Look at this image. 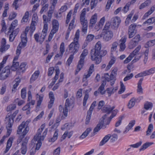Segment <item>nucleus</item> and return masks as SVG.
I'll return each mask as SVG.
<instances>
[{"mask_svg":"<svg viewBox=\"0 0 155 155\" xmlns=\"http://www.w3.org/2000/svg\"><path fill=\"white\" fill-rule=\"evenodd\" d=\"M107 53L106 50H101V43L98 41L96 44L95 48L91 50V59L95 61L96 64H99L101 62L102 57L104 56Z\"/></svg>","mask_w":155,"mask_h":155,"instance_id":"1","label":"nucleus"},{"mask_svg":"<svg viewBox=\"0 0 155 155\" xmlns=\"http://www.w3.org/2000/svg\"><path fill=\"white\" fill-rule=\"evenodd\" d=\"M117 113V110L116 111L115 110H114V112H113L111 115L108 118H106V114L104 115L100 120L96 127L94 129V133L95 134L98 132L101 128H105L106 127V125L109 124L111 120L116 116Z\"/></svg>","mask_w":155,"mask_h":155,"instance_id":"2","label":"nucleus"},{"mask_svg":"<svg viewBox=\"0 0 155 155\" xmlns=\"http://www.w3.org/2000/svg\"><path fill=\"white\" fill-rule=\"evenodd\" d=\"M80 31L78 30L75 34L74 41L68 46L69 50L71 53L74 54L77 53L78 51L80 45L78 42V39L79 37Z\"/></svg>","mask_w":155,"mask_h":155,"instance_id":"3","label":"nucleus"},{"mask_svg":"<svg viewBox=\"0 0 155 155\" xmlns=\"http://www.w3.org/2000/svg\"><path fill=\"white\" fill-rule=\"evenodd\" d=\"M86 9L84 8L81 11L80 18V22L82 25V31L84 33L87 32L88 27V21L86 18Z\"/></svg>","mask_w":155,"mask_h":155,"instance_id":"4","label":"nucleus"},{"mask_svg":"<svg viewBox=\"0 0 155 155\" xmlns=\"http://www.w3.org/2000/svg\"><path fill=\"white\" fill-rule=\"evenodd\" d=\"M88 51L86 49H84L81 54L80 57V59L78 61V65L77 66V68L75 73V75L78 74V72L81 69L84 65V59L85 56L87 55Z\"/></svg>","mask_w":155,"mask_h":155,"instance_id":"5","label":"nucleus"},{"mask_svg":"<svg viewBox=\"0 0 155 155\" xmlns=\"http://www.w3.org/2000/svg\"><path fill=\"white\" fill-rule=\"evenodd\" d=\"M71 106L68 98L65 101L64 105V108L61 105H60L59 107V110L61 112H62L64 116L66 117L68 116V110H70V107Z\"/></svg>","mask_w":155,"mask_h":155,"instance_id":"6","label":"nucleus"},{"mask_svg":"<svg viewBox=\"0 0 155 155\" xmlns=\"http://www.w3.org/2000/svg\"><path fill=\"white\" fill-rule=\"evenodd\" d=\"M10 73L9 66H7L2 71L0 74V79L4 80L8 77Z\"/></svg>","mask_w":155,"mask_h":155,"instance_id":"7","label":"nucleus"},{"mask_svg":"<svg viewBox=\"0 0 155 155\" xmlns=\"http://www.w3.org/2000/svg\"><path fill=\"white\" fill-rule=\"evenodd\" d=\"M113 36V32L111 31L102 32L100 35V37H103V40L105 41H110Z\"/></svg>","mask_w":155,"mask_h":155,"instance_id":"8","label":"nucleus"},{"mask_svg":"<svg viewBox=\"0 0 155 155\" xmlns=\"http://www.w3.org/2000/svg\"><path fill=\"white\" fill-rule=\"evenodd\" d=\"M28 137H26L21 143L20 150L21 153L23 155H25L26 153L27 150V145L28 142Z\"/></svg>","mask_w":155,"mask_h":155,"instance_id":"9","label":"nucleus"},{"mask_svg":"<svg viewBox=\"0 0 155 155\" xmlns=\"http://www.w3.org/2000/svg\"><path fill=\"white\" fill-rule=\"evenodd\" d=\"M137 25L135 24H131L128 28V38H133L137 32L136 27Z\"/></svg>","mask_w":155,"mask_h":155,"instance_id":"10","label":"nucleus"},{"mask_svg":"<svg viewBox=\"0 0 155 155\" xmlns=\"http://www.w3.org/2000/svg\"><path fill=\"white\" fill-rule=\"evenodd\" d=\"M120 22L119 18L116 17L112 19V21L110 23L111 28L113 29H116L118 27Z\"/></svg>","mask_w":155,"mask_h":155,"instance_id":"11","label":"nucleus"},{"mask_svg":"<svg viewBox=\"0 0 155 155\" xmlns=\"http://www.w3.org/2000/svg\"><path fill=\"white\" fill-rule=\"evenodd\" d=\"M48 29V25L45 24L44 25L43 29L39 39V43L42 44L44 41L45 37L47 35Z\"/></svg>","mask_w":155,"mask_h":155,"instance_id":"12","label":"nucleus"},{"mask_svg":"<svg viewBox=\"0 0 155 155\" xmlns=\"http://www.w3.org/2000/svg\"><path fill=\"white\" fill-rule=\"evenodd\" d=\"M30 122V120H28L26 122H23L22 123L18 126L17 130V133L19 134L22 131L23 129L25 128L24 130H25V129L27 128H28V131L29 130V128L28 127V124Z\"/></svg>","mask_w":155,"mask_h":155,"instance_id":"13","label":"nucleus"},{"mask_svg":"<svg viewBox=\"0 0 155 155\" xmlns=\"http://www.w3.org/2000/svg\"><path fill=\"white\" fill-rule=\"evenodd\" d=\"M59 26V24L58 21L55 19L52 21V28L51 31L56 33L58 30Z\"/></svg>","mask_w":155,"mask_h":155,"instance_id":"14","label":"nucleus"},{"mask_svg":"<svg viewBox=\"0 0 155 155\" xmlns=\"http://www.w3.org/2000/svg\"><path fill=\"white\" fill-rule=\"evenodd\" d=\"M28 128H27L25 129V130H23L22 134L20 135L18 139L17 140L16 144L17 145H18L21 142H22V141L24 140H22V139L24 138L25 136L26 135L27 133L28 132Z\"/></svg>","mask_w":155,"mask_h":155,"instance_id":"15","label":"nucleus"},{"mask_svg":"<svg viewBox=\"0 0 155 155\" xmlns=\"http://www.w3.org/2000/svg\"><path fill=\"white\" fill-rule=\"evenodd\" d=\"M115 108L114 106L111 107L110 106L106 105L102 109L103 112L106 113L107 114L110 113Z\"/></svg>","mask_w":155,"mask_h":155,"instance_id":"16","label":"nucleus"},{"mask_svg":"<svg viewBox=\"0 0 155 155\" xmlns=\"http://www.w3.org/2000/svg\"><path fill=\"white\" fill-rule=\"evenodd\" d=\"M27 34L23 32L21 35V42L20 43H21L23 46L25 47L26 46L27 42Z\"/></svg>","mask_w":155,"mask_h":155,"instance_id":"17","label":"nucleus"},{"mask_svg":"<svg viewBox=\"0 0 155 155\" xmlns=\"http://www.w3.org/2000/svg\"><path fill=\"white\" fill-rule=\"evenodd\" d=\"M97 15L95 14L93 15L90 20L89 27H93L94 26L97 22Z\"/></svg>","mask_w":155,"mask_h":155,"instance_id":"18","label":"nucleus"},{"mask_svg":"<svg viewBox=\"0 0 155 155\" xmlns=\"http://www.w3.org/2000/svg\"><path fill=\"white\" fill-rule=\"evenodd\" d=\"M103 83L99 87L98 89V91L101 95H103L105 93L106 90H104V87L106 85V81H103Z\"/></svg>","mask_w":155,"mask_h":155,"instance_id":"19","label":"nucleus"},{"mask_svg":"<svg viewBox=\"0 0 155 155\" xmlns=\"http://www.w3.org/2000/svg\"><path fill=\"white\" fill-rule=\"evenodd\" d=\"M110 134H108L106 136H105L103 139L101 140V141L100 142L99 146H102L104 145L105 143H106L110 139Z\"/></svg>","mask_w":155,"mask_h":155,"instance_id":"20","label":"nucleus"},{"mask_svg":"<svg viewBox=\"0 0 155 155\" xmlns=\"http://www.w3.org/2000/svg\"><path fill=\"white\" fill-rule=\"evenodd\" d=\"M13 139L12 138H10L8 140L6 145V149L4 151L5 153H7L9 150L12 145Z\"/></svg>","mask_w":155,"mask_h":155,"instance_id":"21","label":"nucleus"},{"mask_svg":"<svg viewBox=\"0 0 155 155\" xmlns=\"http://www.w3.org/2000/svg\"><path fill=\"white\" fill-rule=\"evenodd\" d=\"M117 89V87H116L115 88L108 87L107 88L106 91L108 94V96H110L111 94H114Z\"/></svg>","mask_w":155,"mask_h":155,"instance_id":"22","label":"nucleus"},{"mask_svg":"<svg viewBox=\"0 0 155 155\" xmlns=\"http://www.w3.org/2000/svg\"><path fill=\"white\" fill-rule=\"evenodd\" d=\"M91 90V88H89L87 89L86 91V93H85V95L83 101V106H85L86 104L87 101L89 97V95L87 92L90 91Z\"/></svg>","mask_w":155,"mask_h":155,"instance_id":"23","label":"nucleus"},{"mask_svg":"<svg viewBox=\"0 0 155 155\" xmlns=\"http://www.w3.org/2000/svg\"><path fill=\"white\" fill-rule=\"evenodd\" d=\"M155 10V7L154 6L151 7L150 9L143 15V18L144 19L151 15Z\"/></svg>","mask_w":155,"mask_h":155,"instance_id":"24","label":"nucleus"},{"mask_svg":"<svg viewBox=\"0 0 155 155\" xmlns=\"http://www.w3.org/2000/svg\"><path fill=\"white\" fill-rule=\"evenodd\" d=\"M43 3L42 4V7L40 12L41 14H42L43 12H46L48 9V4H45L44 2V0H43Z\"/></svg>","mask_w":155,"mask_h":155,"instance_id":"25","label":"nucleus"},{"mask_svg":"<svg viewBox=\"0 0 155 155\" xmlns=\"http://www.w3.org/2000/svg\"><path fill=\"white\" fill-rule=\"evenodd\" d=\"M39 71H36L32 75L30 79V82H33L38 77L39 74Z\"/></svg>","mask_w":155,"mask_h":155,"instance_id":"26","label":"nucleus"},{"mask_svg":"<svg viewBox=\"0 0 155 155\" xmlns=\"http://www.w3.org/2000/svg\"><path fill=\"white\" fill-rule=\"evenodd\" d=\"M91 128H88L79 137L80 139H82L86 137L91 131Z\"/></svg>","mask_w":155,"mask_h":155,"instance_id":"27","label":"nucleus"},{"mask_svg":"<svg viewBox=\"0 0 155 155\" xmlns=\"http://www.w3.org/2000/svg\"><path fill=\"white\" fill-rule=\"evenodd\" d=\"M37 99L38 100L37 102V104L36 106V108H37L38 107H39L41 103V102L43 100V96L40 95L38 94L36 95Z\"/></svg>","mask_w":155,"mask_h":155,"instance_id":"28","label":"nucleus"},{"mask_svg":"<svg viewBox=\"0 0 155 155\" xmlns=\"http://www.w3.org/2000/svg\"><path fill=\"white\" fill-rule=\"evenodd\" d=\"M136 102V98L135 97H133L129 101L128 104V107L130 109L133 107L135 104Z\"/></svg>","mask_w":155,"mask_h":155,"instance_id":"29","label":"nucleus"},{"mask_svg":"<svg viewBox=\"0 0 155 155\" xmlns=\"http://www.w3.org/2000/svg\"><path fill=\"white\" fill-rule=\"evenodd\" d=\"M151 1L150 0H147L141 4L139 6V9H142L146 7L149 5L151 3Z\"/></svg>","mask_w":155,"mask_h":155,"instance_id":"30","label":"nucleus"},{"mask_svg":"<svg viewBox=\"0 0 155 155\" xmlns=\"http://www.w3.org/2000/svg\"><path fill=\"white\" fill-rule=\"evenodd\" d=\"M15 81L16 82V83L13 85L12 87V92H15L16 90V87L18 85L19 83L20 82V80L18 78H16L15 80Z\"/></svg>","mask_w":155,"mask_h":155,"instance_id":"31","label":"nucleus"},{"mask_svg":"<svg viewBox=\"0 0 155 155\" xmlns=\"http://www.w3.org/2000/svg\"><path fill=\"white\" fill-rule=\"evenodd\" d=\"M103 77L104 78L105 81H109L114 79L111 74L109 75L108 73L104 74Z\"/></svg>","mask_w":155,"mask_h":155,"instance_id":"32","label":"nucleus"},{"mask_svg":"<svg viewBox=\"0 0 155 155\" xmlns=\"http://www.w3.org/2000/svg\"><path fill=\"white\" fill-rule=\"evenodd\" d=\"M153 144V142H147L144 144L140 149V151L143 150Z\"/></svg>","mask_w":155,"mask_h":155,"instance_id":"33","label":"nucleus"},{"mask_svg":"<svg viewBox=\"0 0 155 155\" xmlns=\"http://www.w3.org/2000/svg\"><path fill=\"white\" fill-rule=\"evenodd\" d=\"M58 129H56L52 138L51 139L49 140V141L50 142H54L55 140H56L58 138Z\"/></svg>","mask_w":155,"mask_h":155,"instance_id":"34","label":"nucleus"},{"mask_svg":"<svg viewBox=\"0 0 155 155\" xmlns=\"http://www.w3.org/2000/svg\"><path fill=\"white\" fill-rule=\"evenodd\" d=\"M28 104L27 103L22 108V110L23 111L27 110L26 111V114H28L30 113V110L31 109V108Z\"/></svg>","mask_w":155,"mask_h":155,"instance_id":"35","label":"nucleus"},{"mask_svg":"<svg viewBox=\"0 0 155 155\" xmlns=\"http://www.w3.org/2000/svg\"><path fill=\"white\" fill-rule=\"evenodd\" d=\"M25 47H24L22 44H21V43H20L17 46L16 51V55H19L20 54L21 48H24Z\"/></svg>","mask_w":155,"mask_h":155,"instance_id":"36","label":"nucleus"},{"mask_svg":"<svg viewBox=\"0 0 155 155\" xmlns=\"http://www.w3.org/2000/svg\"><path fill=\"white\" fill-rule=\"evenodd\" d=\"M29 15V14L28 12H25L24 16H23L21 20V22L22 23H25L27 22L28 19Z\"/></svg>","mask_w":155,"mask_h":155,"instance_id":"37","label":"nucleus"},{"mask_svg":"<svg viewBox=\"0 0 155 155\" xmlns=\"http://www.w3.org/2000/svg\"><path fill=\"white\" fill-rule=\"evenodd\" d=\"M149 52V49H147L143 53L144 56L143 61L144 64H146L147 61Z\"/></svg>","mask_w":155,"mask_h":155,"instance_id":"38","label":"nucleus"},{"mask_svg":"<svg viewBox=\"0 0 155 155\" xmlns=\"http://www.w3.org/2000/svg\"><path fill=\"white\" fill-rule=\"evenodd\" d=\"M19 63L17 62L13 61V64L11 68L13 71H15L18 68L19 66Z\"/></svg>","mask_w":155,"mask_h":155,"instance_id":"39","label":"nucleus"},{"mask_svg":"<svg viewBox=\"0 0 155 155\" xmlns=\"http://www.w3.org/2000/svg\"><path fill=\"white\" fill-rule=\"evenodd\" d=\"M153 107V104L150 102H147L144 105V108L146 110L151 109Z\"/></svg>","mask_w":155,"mask_h":155,"instance_id":"40","label":"nucleus"},{"mask_svg":"<svg viewBox=\"0 0 155 155\" xmlns=\"http://www.w3.org/2000/svg\"><path fill=\"white\" fill-rule=\"evenodd\" d=\"M135 123V120H131L128 125L126 127V130L128 131L130 130L134 125Z\"/></svg>","mask_w":155,"mask_h":155,"instance_id":"41","label":"nucleus"},{"mask_svg":"<svg viewBox=\"0 0 155 155\" xmlns=\"http://www.w3.org/2000/svg\"><path fill=\"white\" fill-rule=\"evenodd\" d=\"M35 17H33L32 18V22L31 23L30 27L29 28V29H31V31L32 32H33L35 30V24L36 23V21H34V18Z\"/></svg>","mask_w":155,"mask_h":155,"instance_id":"42","label":"nucleus"},{"mask_svg":"<svg viewBox=\"0 0 155 155\" xmlns=\"http://www.w3.org/2000/svg\"><path fill=\"white\" fill-rule=\"evenodd\" d=\"M141 48V46L140 45H138L134 50L130 54H133V56L134 57L135 55L138 54V52Z\"/></svg>","mask_w":155,"mask_h":155,"instance_id":"43","label":"nucleus"},{"mask_svg":"<svg viewBox=\"0 0 155 155\" xmlns=\"http://www.w3.org/2000/svg\"><path fill=\"white\" fill-rule=\"evenodd\" d=\"M16 107V105L15 104H11L7 106L6 109V111L8 112L14 110Z\"/></svg>","mask_w":155,"mask_h":155,"instance_id":"44","label":"nucleus"},{"mask_svg":"<svg viewBox=\"0 0 155 155\" xmlns=\"http://www.w3.org/2000/svg\"><path fill=\"white\" fill-rule=\"evenodd\" d=\"M17 22L18 21L17 20H15L12 22L11 26L9 28V32H11L12 30L14 28L15 25H16Z\"/></svg>","mask_w":155,"mask_h":155,"instance_id":"45","label":"nucleus"},{"mask_svg":"<svg viewBox=\"0 0 155 155\" xmlns=\"http://www.w3.org/2000/svg\"><path fill=\"white\" fill-rule=\"evenodd\" d=\"M138 44V43H136V41H135L134 40H131L129 43V47L130 49H132L135 47Z\"/></svg>","mask_w":155,"mask_h":155,"instance_id":"46","label":"nucleus"},{"mask_svg":"<svg viewBox=\"0 0 155 155\" xmlns=\"http://www.w3.org/2000/svg\"><path fill=\"white\" fill-rule=\"evenodd\" d=\"M73 134V132H70L68 133L67 131H65L64 133V134L62 135V138L63 139H64L65 138L68 137V138H70Z\"/></svg>","mask_w":155,"mask_h":155,"instance_id":"47","label":"nucleus"},{"mask_svg":"<svg viewBox=\"0 0 155 155\" xmlns=\"http://www.w3.org/2000/svg\"><path fill=\"white\" fill-rule=\"evenodd\" d=\"M110 141L111 142H114L117 139V135L116 134H114L111 135L110 134Z\"/></svg>","mask_w":155,"mask_h":155,"instance_id":"48","label":"nucleus"},{"mask_svg":"<svg viewBox=\"0 0 155 155\" xmlns=\"http://www.w3.org/2000/svg\"><path fill=\"white\" fill-rule=\"evenodd\" d=\"M155 17H151L143 23V24L149 23V24H153L154 23Z\"/></svg>","mask_w":155,"mask_h":155,"instance_id":"49","label":"nucleus"},{"mask_svg":"<svg viewBox=\"0 0 155 155\" xmlns=\"http://www.w3.org/2000/svg\"><path fill=\"white\" fill-rule=\"evenodd\" d=\"M153 129V125L152 124H150L149 125L147 130L146 131V135L148 136L150 135V133H151Z\"/></svg>","mask_w":155,"mask_h":155,"instance_id":"50","label":"nucleus"},{"mask_svg":"<svg viewBox=\"0 0 155 155\" xmlns=\"http://www.w3.org/2000/svg\"><path fill=\"white\" fill-rule=\"evenodd\" d=\"M120 88L118 92L119 94H121L124 92L125 89V87L123 82H120Z\"/></svg>","mask_w":155,"mask_h":155,"instance_id":"51","label":"nucleus"},{"mask_svg":"<svg viewBox=\"0 0 155 155\" xmlns=\"http://www.w3.org/2000/svg\"><path fill=\"white\" fill-rule=\"evenodd\" d=\"M92 113L91 112H89V111L87 112V115L86 119L85 124H89L90 122V120L91 119V115Z\"/></svg>","mask_w":155,"mask_h":155,"instance_id":"52","label":"nucleus"},{"mask_svg":"<svg viewBox=\"0 0 155 155\" xmlns=\"http://www.w3.org/2000/svg\"><path fill=\"white\" fill-rule=\"evenodd\" d=\"M60 53H61V55L62 56L63 53L64 52V43L62 42L61 43L60 46Z\"/></svg>","mask_w":155,"mask_h":155,"instance_id":"53","label":"nucleus"},{"mask_svg":"<svg viewBox=\"0 0 155 155\" xmlns=\"http://www.w3.org/2000/svg\"><path fill=\"white\" fill-rule=\"evenodd\" d=\"M18 110H16L12 114L11 116L8 115L6 117V118H8V119H9V118H11V120L12 119L14 120V119L15 118L16 115L18 114Z\"/></svg>","mask_w":155,"mask_h":155,"instance_id":"54","label":"nucleus"},{"mask_svg":"<svg viewBox=\"0 0 155 155\" xmlns=\"http://www.w3.org/2000/svg\"><path fill=\"white\" fill-rule=\"evenodd\" d=\"M118 45V43L116 42H114L112 44V47L111 49V51L112 52L115 51L117 48Z\"/></svg>","mask_w":155,"mask_h":155,"instance_id":"55","label":"nucleus"},{"mask_svg":"<svg viewBox=\"0 0 155 155\" xmlns=\"http://www.w3.org/2000/svg\"><path fill=\"white\" fill-rule=\"evenodd\" d=\"M133 55L131 54L130 53V54L129 56L127 57L124 61V64H127L132 59V58L134 57L133 56Z\"/></svg>","mask_w":155,"mask_h":155,"instance_id":"56","label":"nucleus"},{"mask_svg":"<svg viewBox=\"0 0 155 155\" xmlns=\"http://www.w3.org/2000/svg\"><path fill=\"white\" fill-rule=\"evenodd\" d=\"M26 89L25 88H23L21 91V96L22 99H25L26 97Z\"/></svg>","mask_w":155,"mask_h":155,"instance_id":"57","label":"nucleus"},{"mask_svg":"<svg viewBox=\"0 0 155 155\" xmlns=\"http://www.w3.org/2000/svg\"><path fill=\"white\" fill-rule=\"evenodd\" d=\"M111 27L110 23L109 22L106 23L103 29V31H107L109 30L110 27Z\"/></svg>","mask_w":155,"mask_h":155,"instance_id":"58","label":"nucleus"},{"mask_svg":"<svg viewBox=\"0 0 155 155\" xmlns=\"http://www.w3.org/2000/svg\"><path fill=\"white\" fill-rule=\"evenodd\" d=\"M94 36L93 35H88L86 38V41L89 42L92 41L94 38Z\"/></svg>","mask_w":155,"mask_h":155,"instance_id":"59","label":"nucleus"},{"mask_svg":"<svg viewBox=\"0 0 155 155\" xmlns=\"http://www.w3.org/2000/svg\"><path fill=\"white\" fill-rule=\"evenodd\" d=\"M98 0H91V9H92L95 7L97 3Z\"/></svg>","mask_w":155,"mask_h":155,"instance_id":"60","label":"nucleus"},{"mask_svg":"<svg viewBox=\"0 0 155 155\" xmlns=\"http://www.w3.org/2000/svg\"><path fill=\"white\" fill-rule=\"evenodd\" d=\"M14 32H12V33L10 35L9 40L10 41H13L15 37L18 34V33H15V35H14Z\"/></svg>","mask_w":155,"mask_h":155,"instance_id":"61","label":"nucleus"},{"mask_svg":"<svg viewBox=\"0 0 155 155\" xmlns=\"http://www.w3.org/2000/svg\"><path fill=\"white\" fill-rule=\"evenodd\" d=\"M10 45H5L4 46L1 47L0 51L1 52H3L8 50L9 48Z\"/></svg>","mask_w":155,"mask_h":155,"instance_id":"62","label":"nucleus"},{"mask_svg":"<svg viewBox=\"0 0 155 155\" xmlns=\"http://www.w3.org/2000/svg\"><path fill=\"white\" fill-rule=\"evenodd\" d=\"M117 68H114L112 71L111 74L113 76L114 79L115 78L117 75Z\"/></svg>","mask_w":155,"mask_h":155,"instance_id":"63","label":"nucleus"},{"mask_svg":"<svg viewBox=\"0 0 155 155\" xmlns=\"http://www.w3.org/2000/svg\"><path fill=\"white\" fill-rule=\"evenodd\" d=\"M61 151V148L58 147L54 151L53 155H60Z\"/></svg>","mask_w":155,"mask_h":155,"instance_id":"64","label":"nucleus"}]
</instances>
